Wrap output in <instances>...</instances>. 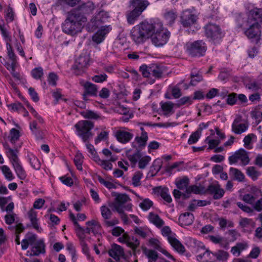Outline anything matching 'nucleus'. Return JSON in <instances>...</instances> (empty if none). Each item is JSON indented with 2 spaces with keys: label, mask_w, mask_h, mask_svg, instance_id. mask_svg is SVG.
Masks as SVG:
<instances>
[{
  "label": "nucleus",
  "mask_w": 262,
  "mask_h": 262,
  "mask_svg": "<svg viewBox=\"0 0 262 262\" xmlns=\"http://www.w3.org/2000/svg\"><path fill=\"white\" fill-rule=\"evenodd\" d=\"M190 77L191 79L190 82V85L192 86L195 85L198 82L203 80L202 76L199 73L194 74L192 72L191 73Z\"/></svg>",
  "instance_id": "nucleus-46"
},
{
  "label": "nucleus",
  "mask_w": 262,
  "mask_h": 262,
  "mask_svg": "<svg viewBox=\"0 0 262 262\" xmlns=\"http://www.w3.org/2000/svg\"><path fill=\"white\" fill-rule=\"evenodd\" d=\"M90 60L89 56L86 53L80 55L75 61L72 70L76 75H81L84 72Z\"/></svg>",
  "instance_id": "nucleus-7"
},
{
  "label": "nucleus",
  "mask_w": 262,
  "mask_h": 262,
  "mask_svg": "<svg viewBox=\"0 0 262 262\" xmlns=\"http://www.w3.org/2000/svg\"><path fill=\"white\" fill-rule=\"evenodd\" d=\"M81 115L85 118L97 119L100 118L99 116L92 111H86L81 113Z\"/></svg>",
  "instance_id": "nucleus-51"
},
{
  "label": "nucleus",
  "mask_w": 262,
  "mask_h": 262,
  "mask_svg": "<svg viewBox=\"0 0 262 262\" xmlns=\"http://www.w3.org/2000/svg\"><path fill=\"white\" fill-rule=\"evenodd\" d=\"M20 137L19 132L16 128H12L10 132V141L12 144H15Z\"/></svg>",
  "instance_id": "nucleus-44"
},
{
  "label": "nucleus",
  "mask_w": 262,
  "mask_h": 262,
  "mask_svg": "<svg viewBox=\"0 0 262 262\" xmlns=\"http://www.w3.org/2000/svg\"><path fill=\"white\" fill-rule=\"evenodd\" d=\"M95 161H99L100 162L99 164L105 170H111L112 169V164L111 163L106 161L100 160L98 156L95 157Z\"/></svg>",
  "instance_id": "nucleus-62"
},
{
  "label": "nucleus",
  "mask_w": 262,
  "mask_h": 262,
  "mask_svg": "<svg viewBox=\"0 0 262 262\" xmlns=\"http://www.w3.org/2000/svg\"><path fill=\"white\" fill-rule=\"evenodd\" d=\"M162 109L165 112V115H167L168 113L171 112L173 107V104L171 102H167L163 103L161 105Z\"/></svg>",
  "instance_id": "nucleus-59"
},
{
  "label": "nucleus",
  "mask_w": 262,
  "mask_h": 262,
  "mask_svg": "<svg viewBox=\"0 0 262 262\" xmlns=\"http://www.w3.org/2000/svg\"><path fill=\"white\" fill-rule=\"evenodd\" d=\"M150 69V66H147L146 64H143L140 67V71L144 77H149L151 76Z\"/></svg>",
  "instance_id": "nucleus-55"
},
{
  "label": "nucleus",
  "mask_w": 262,
  "mask_h": 262,
  "mask_svg": "<svg viewBox=\"0 0 262 262\" xmlns=\"http://www.w3.org/2000/svg\"><path fill=\"white\" fill-rule=\"evenodd\" d=\"M159 193L160 196L165 201L168 203L171 202L172 199L168 193V189L167 188H160Z\"/></svg>",
  "instance_id": "nucleus-40"
},
{
  "label": "nucleus",
  "mask_w": 262,
  "mask_h": 262,
  "mask_svg": "<svg viewBox=\"0 0 262 262\" xmlns=\"http://www.w3.org/2000/svg\"><path fill=\"white\" fill-rule=\"evenodd\" d=\"M141 14L142 13L134 9L132 10L127 11L126 13V17L128 24L129 25L134 24Z\"/></svg>",
  "instance_id": "nucleus-22"
},
{
  "label": "nucleus",
  "mask_w": 262,
  "mask_h": 262,
  "mask_svg": "<svg viewBox=\"0 0 262 262\" xmlns=\"http://www.w3.org/2000/svg\"><path fill=\"white\" fill-rule=\"evenodd\" d=\"M142 157L141 154L139 150H137L136 152H135L133 155H127L128 159L130 161V162L133 164V166L135 165L137 163V161L141 158Z\"/></svg>",
  "instance_id": "nucleus-47"
},
{
  "label": "nucleus",
  "mask_w": 262,
  "mask_h": 262,
  "mask_svg": "<svg viewBox=\"0 0 262 262\" xmlns=\"http://www.w3.org/2000/svg\"><path fill=\"white\" fill-rule=\"evenodd\" d=\"M239 225L242 228H246L249 226H251L252 228H254L255 226V223L252 221L251 219H249L248 218H242L240 220Z\"/></svg>",
  "instance_id": "nucleus-48"
},
{
  "label": "nucleus",
  "mask_w": 262,
  "mask_h": 262,
  "mask_svg": "<svg viewBox=\"0 0 262 262\" xmlns=\"http://www.w3.org/2000/svg\"><path fill=\"white\" fill-rule=\"evenodd\" d=\"M86 225L91 227L92 232L94 235L100 234L101 226L100 223L96 220H92L86 222Z\"/></svg>",
  "instance_id": "nucleus-24"
},
{
  "label": "nucleus",
  "mask_w": 262,
  "mask_h": 262,
  "mask_svg": "<svg viewBox=\"0 0 262 262\" xmlns=\"http://www.w3.org/2000/svg\"><path fill=\"white\" fill-rule=\"evenodd\" d=\"M217 260L225 261L229 257V253L223 250H219L216 253L214 254Z\"/></svg>",
  "instance_id": "nucleus-50"
},
{
  "label": "nucleus",
  "mask_w": 262,
  "mask_h": 262,
  "mask_svg": "<svg viewBox=\"0 0 262 262\" xmlns=\"http://www.w3.org/2000/svg\"><path fill=\"white\" fill-rule=\"evenodd\" d=\"M85 92L91 96H96L97 92V88L96 85L90 82H86L84 85Z\"/></svg>",
  "instance_id": "nucleus-28"
},
{
  "label": "nucleus",
  "mask_w": 262,
  "mask_h": 262,
  "mask_svg": "<svg viewBox=\"0 0 262 262\" xmlns=\"http://www.w3.org/2000/svg\"><path fill=\"white\" fill-rule=\"evenodd\" d=\"M229 175L238 182H243L245 179L244 173L241 170L235 168L231 167L230 168Z\"/></svg>",
  "instance_id": "nucleus-26"
},
{
  "label": "nucleus",
  "mask_w": 262,
  "mask_h": 262,
  "mask_svg": "<svg viewBox=\"0 0 262 262\" xmlns=\"http://www.w3.org/2000/svg\"><path fill=\"white\" fill-rule=\"evenodd\" d=\"M150 3L148 0H130L129 5L132 8L141 13H143L149 6Z\"/></svg>",
  "instance_id": "nucleus-13"
},
{
  "label": "nucleus",
  "mask_w": 262,
  "mask_h": 262,
  "mask_svg": "<svg viewBox=\"0 0 262 262\" xmlns=\"http://www.w3.org/2000/svg\"><path fill=\"white\" fill-rule=\"evenodd\" d=\"M87 20L79 11H72L62 24V29L68 34L74 35L80 31L82 26Z\"/></svg>",
  "instance_id": "nucleus-2"
},
{
  "label": "nucleus",
  "mask_w": 262,
  "mask_h": 262,
  "mask_svg": "<svg viewBox=\"0 0 262 262\" xmlns=\"http://www.w3.org/2000/svg\"><path fill=\"white\" fill-rule=\"evenodd\" d=\"M246 21L251 23L256 22L260 26L262 24V9L254 8L250 10Z\"/></svg>",
  "instance_id": "nucleus-11"
},
{
  "label": "nucleus",
  "mask_w": 262,
  "mask_h": 262,
  "mask_svg": "<svg viewBox=\"0 0 262 262\" xmlns=\"http://www.w3.org/2000/svg\"><path fill=\"white\" fill-rule=\"evenodd\" d=\"M198 16L190 9L184 10L180 16V22L184 27H189L196 23Z\"/></svg>",
  "instance_id": "nucleus-9"
},
{
  "label": "nucleus",
  "mask_w": 262,
  "mask_h": 262,
  "mask_svg": "<svg viewBox=\"0 0 262 262\" xmlns=\"http://www.w3.org/2000/svg\"><path fill=\"white\" fill-rule=\"evenodd\" d=\"M134 231L136 234L144 239L147 237L150 232L149 229L147 227L135 226Z\"/></svg>",
  "instance_id": "nucleus-29"
},
{
  "label": "nucleus",
  "mask_w": 262,
  "mask_h": 262,
  "mask_svg": "<svg viewBox=\"0 0 262 262\" xmlns=\"http://www.w3.org/2000/svg\"><path fill=\"white\" fill-rule=\"evenodd\" d=\"M164 17L167 23L172 25L177 17V14L176 12L171 10L166 12L164 14Z\"/></svg>",
  "instance_id": "nucleus-39"
},
{
  "label": "nucleus",
  "mask_w": 262,
  "mask_h": 262,
  "mask_svg": "<svg viewBox=\"0 0 262 262\" xmlns=\"http://www.w3.org/2000/svg\"><path fill=\"white\" fill-rule=\"evenodd\" d=\"M29 160L33 168L35 170H39L40 168V162L35 156L33 155L29 156Z\"/></svg>",
  "instance_id": "nucleus-45"
},
{
  "label": "nucleus",
  "mask_w": 262,
  "mask_h": 262,
  "mask_svg": "<svg viewBox=\"0 0 262 262\" xmlns=\"http://www.w3.org/2000/svg\"><path fill=\"white\" fill-rule=\"evenodd\" d=\"M31 75L36 79L41 78L43 75L42 68L38 67L33 69L31 71Z\"/></svg>",
  "instance_id": "nucleus-49"
},
{
  "label": "nucleus",
  "mask_w": 262,
  "mask_h": 262,
  "mask_svg": "<svg viewBox=\"0 0 262 262\" xmlns=\"http://www.w3.org/2000/svg\"><path fill=\"white\" fill-rule=\"evenodd\" d=\"M175 184L177 188L180 190H184L188 187L189 184V179L187 177H184L182 179L177 180Z\"/></svg>",
  "instance_id": "nucleus-31"
},
{
  "label": "nucleus",
  "mask_w": 262,
  "mask_h": 262,
  "mask_svg": "<svg viewBox=\"0 0 262 262\" xmlns=\"http://www.w3.org/2000/svg\"><path fill=\"white\" fill-rule=\"evenodd\" d=\"M162 164L163 161L160 159H157L154 161L151 166L152 170L153 169V168H154L155 169V174H156L160 171L162 167Z\"/></svg>",
  "instance_id": "nucleus-57"
},
{
  "label": "nucleus",
  "mask_w": 262,
  "mask_h": 262,
  "mask_svg": "<svg viewBox=\"0 0 262 262\" xmlns=\"http://www.w3.org/2000/svg\"><path fill=\"white\" fill-rule=\"evenodd\" d=\"M245 24L247 29L245 31V34L248 38L252 39L260 36V26H258L257 23H251L246 21Z\"/></svg>",
  "instance_id": "nucleus-10"
},
{
  "label": "nucleus",
  "mask_w": 262,
  "mask_h": 262,
  "mask_svg": "<svg viewBox=\"0 0 262 262\" xmlns=\"http://www.w3.org/2000/svg\"><path fill=\"white\" fill-rule=\"evenodd\" d=\"M28 214L32 226L35 229L38 230L39 226L37 224L36 212L32 209L28 212Z\"/></svg>",
  "instance_id": "nucleus-35"
},
{
  "label": "nucleus",
  "mask_w": 262,
  "mask_h": 262,
  "mask_svg": "<svg viewBox=\"0 0 262 262\" xmlns=\"http://www.w3.org/2000/svg\"><path fill=\"white\" fill-rule=\"evenodd\" d=\"M108 254L116 261H119L120 256L124 255V252L121 246L117 244H114L112 246V248L108 251Z\"/></svg>",
  "instance_id": "nucleus-20"
},
{
  "label": "nucleus",
  "mask_w": 262,
  "mask_h": 262,
  "mask_svg": "<svg viewBox=\"0 0 262 262\" xmlns=\"http://www.w3.org/2000/svg\"><path fill=\"white\" fill-rule=\"evenodd\" d=\"M16 62H11V63H6L5 64L7 69L10 71L13 76L17 79H19V74L15 71Z\"/></svg>",
  "instance_id": "nucleus-42"
},
{
  "label": "nucleus",
  "mask_w": 262,
  "mask_h": 262,
  "mask_svg": "<svg viewBox=\"0 0 262 262\" xmlns=\"http://www.w3.org/2000/svg\"><path fill=\"white\" fill-rule=\"evenodd\" d=\"M206 36L214 43H217L224 34L220 26L213 23H208L204 27Z\"/></svg>",
  "instance_id": "nucleus-5"
},
{
  "label": "nucleus",
  "mask_w": 262,
  "mask_h": 262,
  "mask_svg": "<svg viewBox=\"0 0 262 262\" xmlns=\"http://www.w3.org/2000/svg\"><path fill=\"white\" fill-rule=\"evenodd\" d=\"M77 134L84 142H87L93 137L91 132L94 127V123L90 121L81 120L78 121L75 125Z\"/></svg>",
  "instance_id": "nucleus-3"
},
{
  "label": "nucleus",
  "mask_w": 262,
  "mask_h": 262,
  "mask_svg": "<svg viewBox=\"0 0 262 262\" xmlns=\"http://www.w3.org/2000/svg\"><path fill=\"white\" fill-rule=\"evenodd\" d=\"M150 160L151 158L149 156L141 157L139 161V167L140 169L145 168Z\"/></svg>",
  "instance_id": "nucleus-56"
},
{
  "label": "nucleus",
  "mask_w": 262,
  "mask_h": 262,
  "mask_svg": "<svg viewBox=\"0 0 262 262\" xmlns=\"http://www.w3.org/2000/svg\"><path fill=\"white\" fill-rule=\"evenodd\" d=\"M6 47L8 51V56L12 60V62H16V56L13 52L12 46L10 43H7Z\"/></svg>",
  "instance_id": "nucleus-53"
},
{
  "label": "nucleus",
  "mask_w": 262,
  "mask_h": 262,
  "mask_svg": "<svg viewBox=\"0 0 262 262\" xmlns=\"http://www.w3.org/2000/svg\"><path fill=\"white\" fill-rule=\"evenodd\" d=\"M31 253L27 254L29 256H38L41 253H45V244L42 240L37 241L34 244L32 245Z\"/></svg>",
  "instance_id": "nucleus-15"
},
{
  "label": "nucleus",
  "mask_w": 262,
  "mask_h": 262,
  "mask_svg": "<svg viewBox=\"0 0 262 262\" xmlns=\"http://www.w3.org/2000/svg\"><path fill=\"white\" fill-rule=\"evenodd\" d=\"M140 124H142L144 125H147L149 126H158L160 127H168L170 126H175L177 124L176 122H166V123H154L151 124L150 122H144V123H140Z\"/></svg>",
  "instance_id": "nucleus-37"
},
{
  "label": "nucleus",
  "mask_w": 262,
  "mask_h": 262,
  "mask_svg": "<svg viewBox=\"0 0 262 262\" xmlns=\"http://www.w3.org/2000/svg\"><path fill=\"white\" fill-rule=\"evenodd\" d=\"M101 212L102 217L105 219H109L112 215L111 210L107 207L103 206L101 207Z\"/></svg>",
  "instance_id": "nucleus-63"
},
{
  "label": "nucleus",
  "mask_w": 262,
  "mask_h": 262,
  "mask_svg": "<svg viewBox=\"0 0 262 262\" xmlns=\"http://www.w3.org/2000/svg\"><path fill=\"white\" fill-rule=\"evenodd\" d=\"M200 137V134L199 130H196L195 132L193 133L190 136L188 140V143L189 144H192L196 143Z\"/></svg>",
  "instance_id": "nucleus-61"
},
{
  "label": "nucleus",
  "mask_w": 262,
  "mask_h": 262,
  "mask_svg": "<svg viewBox=\"0 0 262 262\" xmlns=\"http://www.w3.org/2000/svg\"><path fill=\"white\" fill-rule=\"evenodd\" d=\"M132 39L137 44L150 38L156 47H162L167 42L170 33L164 29L162 23L158 19L144 21L134 27L130 32Z\"/></svg>",
  "instance_id": "nucleus-1"
},
{
  "label": "nucleus",
  "mask_w": 262,
  "mask_h": 262,
  "mask_svg": "<svg viewBox=\"0 0 262 262\" xmlns=\"http://www.w3.org/2000/svg\"><path fill=\"white\" fill-rule=\"evenodd\" d=\"M247 17H244V15L239 14L236 16V22L238 28L246 27L245 21Z\"/></svg>",
  "instance_id": "nucleus-60"
},
{
  "label": "nucleus",
  "mask_w": 262,
  "mask_h": 262,
  "mask_svg": "<svg viewBox=\"0 0 262 262\" xmlns=\"http://www.w3.org/2000/svg\"><path fill=\"white\" fill-rule=\"evenodd\" d=\"M150 71L151 72V75L155 78H160L162 77L163 71L161 68L157 64H151Z\"/></svg>",
  "instance_id": "nucleus-32"
},
{
  "label": "nucleus",
  "mask_w": 262,
  "mask_h": 262,
  "mask_svg": "<svg viewBox=\"0 0 262 262\" xmlns=\"http://www.w3.org/2000/svg\"><path fill=\"white\" fill-rule=\"evenodd\" d=\"M1 169L3 174L5 175L6 179L8 181H12L14 178L12 171L8 166L3 165L1 167Z\"/></svg>",
  "instance_id": "nucleus-43"
},
{
  "label": "nucleus",
  "mask_w": 262,
  "mask_h": 262,
  "mask_svg": "<svg viewBox=\"0 0 262 262\" xmlns=\"http://www.w3.org/2000/svg\"><path fill=\"white\" fill-rule=\"evenodd\" d=\"M169 243L179 253H183L185 252V249L184 246L175 237H169Z\"/></svg>",
  "instance_id": "nucleus-25"
},
{
  "label": "nucleus",
  "mask_w": 262,
  "mask_h": 262,
  "mask_svg": "<svg viewBox=\"0 0 262 262\" xmlns=\"http://www.w3.org/2000/svg\"><path fill=\"white\" fill-rule=\"evenodd\" d=\"M144 253L148 259V262H156L158 258V253L154 250L146 249Z\"/></svg>",
  "instance_id": "nucleus-34"
},
{
  "label": "nucleus",
  "mask_w": 262,
  "mask_h": 262,
  "mask_svg": "<svg viewBox=\"0 0 262 262\" xmlns=\"http://www.w3.org/2000/svg\"><path fill=\"white\" fill-rule=\"evenodd\" d=\"M149 245L153 247L156 250H157L162 253L164 255H165L168 258L175 261V259L172 255H171L169 253H168L166 250L163 249L160 244V242L159 241L155 238H151L149 240Z\"/></svg>",
  "instance_id": "nucleus-18"
},
{
  "label": "nucleus",
  "mask_w": 262,
  "mask_h": 262,
  "mask_svg": "<svg viewBox=\"0 0 262 262\" xmlns=\"http://www.w3.org/2000/svg\"><path fill=\"white\" fill-rule=\"evenodd\" d=\"M147 140L148 136L147 133H143V134H141L140 137L137 136L135 138V141L139 144V146L141 148L145 146Z\"/></svg>",
  "instance_id": "nucleus-36"
},
{
  "label": "nucleus",
  "mask_w": 262,
  "mask_h": 262,
  "mask_svg": "<svg viewBox=\"0 0 262 262\" xmlns=\"http://www.w3.org/2000/svg\"><path fill=\"white\" fill-rule=\"evenodd\" d=\"M139 245V241L135 237H129V239H128L127 246L130 247L133 250L136 249Z\"/></svg>",
  "instance_id": "nucleus-54"
},
{
  "label": "nucleus",
  "mask_w": 262,
  "mask_h": 262,
  "mask_svg": "<svg viewBox=\"0 0 262 262\" xmlns=\"http://www.w3.org/2000/svg\"><path fill=\"white\" fill-rule=\"evenodd\" d=\"M112 28L110 26H101L99 30L93 36V40L97 43H101L104 39L106 34H107Z\"/></svg>",
  "instance_id": "nucleus-12"
},
{
  "label": "nucleus",
  "mask_w": 262,
  "mask_h": 262,
  "mask_svg": "<svg viewBox=\"0 0 262 262\" xmlns=\"http://www.w3.org/2000/svg\"><path fill=\"white\" fill-rule=\"evenodd\" d=\"M152 204L151 201L148 199H146L140 204L139 206L142 210L147 211L152 206Z\"/></svg>",
  "instance_id": "nucleus-58"
},
{
  "label": "nucleus",
  "mask_w": 262,
  "mask_h": 262,
  "mask_svg": "<svg viewBox=\"0 0 262 262\" xmlns=\"http://www.w3.org/2000/svg\"><path fill=\"white\" fill-rule=\"evenodd\" d=\"M241 121V117H237L232 123V130L236 134H241L245 132L248 127L247 123H239Z\"/></svg>",
  "instance_id": "nucleus-17"
},
{
  "label": "nucleus",
  "mask_w": 262,
  "mask_h": 262,
  "mask_svg": "<svg viewBox=\"0 0 262 262\" xmlns=\"http://www.w3.org/2000/svg\"><path fill=\"white\" fill-rule=\"evenodd\" d=\"M58 79V76L54 73H50L49 74L48 81L49 83L53 86H56L57 81Z\"/></svg>",
  "instance_id": "nucleus-64"
},
{
  "label": "nucleus",
  "mask_w": 262,
  "mask_h": 262,
  "mask_svg": "<svg viewBox=\"0 0 262 262\" xmlns=\"http://www.w3.org/2000/svg\"><path fill=\"white\" fill-rule=\"evenodd\" d=\"M115 137L119 142L125 144L128 143L133 138L134 135L129 132L119 130L116 132Z\"/></svg>",
  "instance_id": "nucleus-19"
},
{
  "label": "nucleus",
  "mask_w": 262,
  "mask_h": 262,
  "mask_svg": "<svg viewBox=\"0 0 262 262\" xmlns=\"http://www.w3.org/2000/svg\"><path fill=\"white\" fill-rule=\"evenodd\" d=\"M238 160L241 161L242 166H246L250 162L248 152L243 148L236 151L233 155L229 157V162L230 164H235Z\"/></svg>",
  "instance_id": "nucleus-8"
},
{
  "label": "nucleus",
  "mask_w": 262,
  "mask_h": 262,
  "mask_svg": "<svg viewBox=\"0 0 262 262\" xmlns=\"http://www.w3.org/2000/svg\"><path fill=\"white\" fill-rule=\"evenodd\" d=\"M148 219L149 221L158 228L161 227L164 224V221L158 214L152 212L149 213Z\"/></svg>",
  "instance_id": "nucleus-27"
},
{
  "label": "nucleus",
  "mask_w": 262,
  "mask_h": 262,
  "mask_svg": "<svg viewBox=\"0 0 262 262\" xmlns=\"http://www.w3.org/2000/svg\"><path fill=\"white\" fill-rule=\"evenodd\" d=\"M6 148L8 150L7 152V156L10 159L17 176L20 180H25L26 178L27 174L17 157V148L12 149L8 146Z\"/></svg>",
  "instance_id": "nucleus-4"
},
{
  "label": "nucleus",
  "mask_w": 262,
  "mask_h": 262,
  "mask_svg": "<svg viewBox=\"0 0 262 262\" xmlns=\"http://www.w3.org/2000/svg\"><path fill=\"white\" fill-rule=\"evenodd\" d=\"M113 196H115L116 203L114 204V209L118 205L122 208V205L130 200L129 196L126 194L114 193Z\"/></svg>",
  "instance_id": "nucleus-23"
},
{
  "label": "nucleus",
  "mask_w": 262,
  "mask_h": 262,
  "mask_svg": "<svg viewBox=\"0 0 262 262\" xmlns=\"http://www.w3.org/2000/svg\"><path fill=\"white\" fill-rule=\"evenodd\" d=\"M83 157L79 152H77L74 158V162L77 168L79 170H82V164L83 163Z\"/></svg>",
  "instance_id": "nucleus-41"
},
{
  "label": "nucleus",
  "mask_w": 262,
  "mask_h": 262,
  "mask_svg": "<svg viewBox=\"0 0 262 262\" xmlns=\"http://www.w3.org/2000/svg\"><path fill=\"white\" fill-rule=\"evenodd\" d=\"M204 192V188L202 186H198L196 185H191L186 189L187 194L189 195L191 193L195 194H201Z\"/></svg>",
  "instance_id": "nucleus-33"
},
{
  "label": "nucleus",
  "mask_w": 262,
  "mask_h": 262,
  "mask_svg": "<svg viewBox=\"0 0 262 262\" xmlns=\"http://www.w3.org/2000/svg\"><path fill=\"white\" fill-rule=\"evenodd\" d=\"M95 9V6L92 2H88L81 5L80 7L81 11L85 14L91 13Z\"/></svg>",
  "instance_id": "nucleus-30"
},
{
  "label": "nucleus",
  "mask_w": 262,
  "mask_h": 262,
  "mask_svg": "<svg viewBox=\"0 0 262 262\" xmlns=\"http://www.w3.org/2000/svg\"><path fill=\"white\" fill-rule=\"evenodd\" d=\"M194 217L192 213L185 212L181 214L179 217V221L181 225L188 226L191 225L194 221Z\"/></svg>",
  "instance_id": "nucleus-21"
},
{
  "label": "nucleus",
  "mask_w": 262,
  "mask_h": 262,
  "mask_svg": "<svg viewBox=\"0 0 262 262\" xmlns=\"http://www.w3.org/2000/svg\"><path fill=\"white\" fill-rule=\"evenodd\" d=\"M187 50L192 56H202L204 55L207 47L202 40H196L187 43Z\"/></svg>",
  "instance_id": "nucleus-6"
},
{
  "label": "nucleus",
  "mask_w": 262,
  "mask_h": 262,
  "mask_svg": "<svg viewBox=\"0 0 262 262\" xmlns=\"http://www.w3.org/2000/svg\"><path fill=\"white\" fill-rule=\"evenodd\" d=\"M206 191L213 195V198L215 200H218L222 198L225 193L224 190L220 187L219 185H210Z\"/></svg>",
  "instance_id": "nucleus-16"
},
{
  "label": "nucleus",
  "mask_w": 262,
  "mask_h": 262,
  "mask_svg": "<svg viewBox=\"0 0 262 262\" xmlns=\"http://www.w3.org/2000/svg\"><path fill=\"white\" fill-rule=\"evenodd\" d=\"M107 17L106 13L104 11H101L91 19L90 25L94 29L99 28L102 23L105 21Z\"/></svg>",
  "instance_id": "nucleus-14"
},
{
  "label": "nucleus",
  "mask_w": 262,
  "mask_h": 262,
  "mask_svg": "<svg viewBox=\"0 0 262 262\" xmlns=\"http://www.w3.org/2000/svg\"><path fill=\"white\" fill-rule=\"evenodd\" d=\"M246 173L253 180H256L260 175V172L254 166L248 167L246 169Z\"/></svg>",
  "instance_id": "nucleus-38"
},
{
  "label": "nucleus",
  "mask_w": 262,
  "mask_h": 262,
  "mask_svg": "<svg viewBox=\"0 0 262 262\" xmlns=\"http://www.w3.org/2000/svg\"><path fill=\"white\" fill-rule=\"evenodd\" d=\"M5 12L6 13L5 15L6 21L8 23L13 21L14 19V12L12 8H11L10 6H9L7 10H6Z\"/></svg>",
  "instance_id": "nucleus-52"
}]
</instances>
